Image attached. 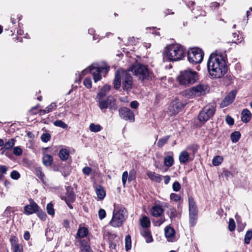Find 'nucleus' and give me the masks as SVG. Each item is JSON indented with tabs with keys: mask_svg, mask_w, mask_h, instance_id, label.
Instances as JSON below:
<instances>
[{
	"mask_svg": "<svg viewBox=\"0 0 252 252\" xmlns=\"http://www.w3.org/2000/svg\"><path fill=\"white\" fill-rule=\"evenodd\" d=\"M122 79V75L121 74L120 71L117 70L116 72L115 78L113 82L114 88L115 90H118L120 88Z\"/></svg>",
	"mask_w": 252,
	"mask_h": 252,
	"instance_id": "b1692460",
	"label": "nucleus"
},
{
	"mask_svg": "<svg viewBox=\"0 0 252 252\" xmlns=\"http://www.w3.org/2000/svg\"><path fill=\"white\" fill-rule=\"evenodd\" d=\"M54 125L56 126H59L63 128H66L67 127V125L60 120L54 121Z\"/></svg>",
	"mask_w": 252,
	"mask_h": 252,
	"instance_id": "3c124183",
	"label": "nucleus"
},
{
	"mask_svg": "<svg viewBox=\"0 0 252 252\" xmlns=\"http://www.w3.org/2000/svg\"><path fill=\"white\" fill-rule=\"evenodd\" d=\"M171 199L173 200L175 202H178L181 199V196L179 194H177L175 193H171L170 195Z\"/></svg>",
	"mask_w": 252,
	"mask_h": 252,
	"instance_id": "4d7b16f0",
	"label": "nucleus"
},
{
	"mask_svg": "<svg viewBox=\"0 0 252 252\" xmlns=\"http://www.w3.org/2000/svg\"><path fill=\"white\" fill-rule=\"evenodd\" d=\"M98 217L99 219L101 220L104 219L106 215V211L103 209H100L98 211Z\"/></svg>",
	"mask_w": 252,
	"mask_h": 252,
	"instance_id": "680f3d73",
	"label": "nucleus"
},
{
	"mask_svg": "<svg viewBox=\"0 0 252 252\" xmlns=\"http://www.w3.org/2000/svg\"><path fill=\"white\" fill-rule=\"evenodd\" d=\"M11 249L13 252H23L22 244L18 243V238L15 236H12L10 238Z\"/></svg>",
	"mask_w": 252,
	"mask_h": 252,
	"instance_id": "f3484780",
	"label": "nucleus"
},
{
	"mask_svg": "<svg viewBox=\"0 0 252 252\" xmlns=\"http://www.w3.org/2000/svg\"><path fill=\"white\" fill-rule=\"evenodd\" d=\"M216 112V108L212 105L204 107L198 115L197 118L201 124V126L212 118Z\"/></svg>",
	"mask_w": 252,
	"mask_h": 252,
	"instance_id": "0eeeda50",
	"label": "nucleus"
},
{
	"mask_svg": "<svg viewBox=\"0 0 252 252\" xmlns=\"http://www.w3.org/2000/svg\"><path fill=\"white\" fill-rule=\"evenodd\" d=\"M222 174L227 180H228L229 178H233L234 176V175L232 172L225 168H223L222 169Z\"/></svg>",
	"mask_w": 252,
	"mask_h": 252,
	"instance_id": "09e8293b",
	"label": "nucleus"
},
{
	"mask_svg": "<svg viewBox=\"0 0 252 252\" xmlns=\"http://www.w3.org/2000/svg\"><path fill=\"white\" fill-rule=\"evenodd\" d=\"M102 129V126L99 125H95L94 123H92L90 125V129L92 132H97L100 131Z\"/></svg>",
	"mask_w": 252,
	"mask_h": 252,
	"instance_id": "37998d69",
	"label": "nucleus"
},
{
	"mask_svg": "<svg viewBox=\"0 0 252 252\" xmlns=\"http://www.w3.org/2000/svg\"><path fill=\"white\" fill-rule=\"evenodd\" d=\"M180 85L189 86L195 83L199 79L198 73L191 69L180 71L177 78Z\"/></svg>",
	"mask_w": 252,
	"mask_h": 252,
	"instance_id": "7ed1b4c3",
	"label": "nucleus"
},
{
	"mask_svg": "<svg viewBox=\"0 0 252 252\" xmlns=\"http://www.w3.org/2000/svg\"><path fill=\"white\" fill-rule=\"evenodd\" d=\"M175 230L170 226H166L164 228V233L167 240L169 242L175 241Z\"/></svg>",
	"mask_w": 252,
	"mask_h": 252,
	"instance_id": "6ab92c4d",
	"label": "nucleus"
},
{
	"mask_svg": "<svg viewBox=\"0 0 252 252\" xmlns=\"http://www.w3.org/2000/svg\"><path fill=\"white\" fill-rule=\"evenodd\" d=\"M122 88L124 91L127 92L130 91L132 87V77L130 74L126 72L122 73Z\"/></svg>",
	"mask_w": 252,
	"mask_h": 252,
	"instance_id": "ddd939ff",
	"label": "nucleus"
},
{
	"mask_svg": "<svg viewBox=\"0 0 252 252\" xmlns=\"http://www.w3.org/2000/svg\"><path fill=\"white\" fill-rule=\"evenodd\" d=\"M38 106L39 104H37L36 106L32 107L30 110L31 113L32 115H36L38 113H39V111L38 112L37 111Z\"/></svg>",
	"mask_w": 252,
	"mask_h": 252,
	"instance_id": "338daca9",
	"label": "nucleus"
},
{
	"mask_svg": "<svg viewBox=\"0 0 252 252\" xmlns=\"http://www.w3.org/2000/svg\"><path fill=\"white\" fill-rule=\"evenodd\" d=\"M225 122L229 126H232L234 124V120L233 118L229 115H227L226 116Z\"/></svg>",
	"mask_w": 252,
	"mask_h": 252,
	"instance_id": "0e129e2a",
	"label": "nucleus"
},
{
	"mask_svg": "<svg viewBox=\"0 0 252 252\" xmlns=\"http://www.w3.org/2000/svg\"><path fill=\"white\" fill-rule=\"evenodd\" d=\"M58 170L60 171L62 173V174L65 177L68 176L71 172L70 167L65 164L64 165H60Z\"/></svg>",
	"mask_w": 252,
	"mask_h": 252,
	"instance_id": "c85d7f7f",
	"label": "nucleus"
},
{
	"mask_svg": "<svg viewBox=\"0 0 252 252\" xmlns=\"http://www.w3.org/2000/svg\"><path fill=\"white\" fill-rule=\"evenodd\" d=\"M223 160V157L220 156H215L212 161L213 164L214 166H218L222 162Z\"/></svg>",
	"mask_w": 252,
	"mask_h": 252,
	"instance_id": "a19ab883",
	"label": "nucleus"
},
{
	"mask_svg": "<svg viewBox=\"0 0 252 252\" xmlns=\"http://www.w3.org/2000/svg\"><path fill=\"white\" fill-rule=\"evenodd\" d=\"M128 175L127 171H126L124 172V173H123L122 178V182H123L124 187L125 186L126 181H127V180H128Z\"/></svg>",
	"mask_w": 252,
	"mask_h": 252,
	"instance_id": "e2e57ef3",
	"label": "nucleus"
},
{
	"mask_svg": "<svg viewBox=\"0 0 252 252\" xmlns=\"http://www.w3.org/2000/svg\"><path fill=\"white\" fill-rule=\"evenodd\" d=\"M136 178V171L134 169L130 170L128 178V181L131 182Z\"/></svg>",
	"mask_w": 252,
	"mask_h": 252,
	"instance_id": "49530a36",
	"label": "nucleus"
},
{
	"mask_svg": "<svg viewBox=\"0 0 252 252\" xmlns=\"http://www.w3.org/2000/svg\"><path fill=\"white\" fill-rule=\"evenodd\" d=\"M236 227L235 222L233 219H230L228 224V229L230 231H233Z\"/></svg>",
	"mask_w": 252,
	"mask_h": 252,
	"instance_id": "6e6d98bb",
	"label": "nucleus"
},
{
	"mask_svg": "<svg viewBox=\"0 0 252 252\" xmlns=\"http://www.w3.org/2000/svg\"><path fill=\"white\" fill-rule=\"evenodd\" d=\"M51 135L49 133H43L41 136V140L42 142L46 143L50 141L51 139Z\"/></svg>",
	"mask_w": 252,
	"mask_h": 252,
	"instance_id": "603ef678",
	"label": "nucleus"
},
{
	"mask_svg": "<svg viewBox=\"0 0 252 252\" xmlns=\"http://www.w3.org/2000/svg\"><path fill=\"white\" fill-rule=\"evenodd\" d=\"M47 212L48 214L51 216L55 215V211L53 208V204L52 203L47 204L46 206Z\"/></svg>",
	"mask_w": 252,
	"mask_h": 252,
	"instance_id": "8fccbe9b",
	"label": "nucleus"
},
{
	"mask_svg": "<svg viewBox=\"0 0 252 252\" xmlns=\"http://www.w3.org/2000/svg\"><path fill=\"white\" fill-rule=\"evenodd\" d=\"M198 214H189V223L190 227H193L196 224Z\"/></svg>",
	"mask_w": 252,
	"mask_h": 252,
	"instance_id": "f704fd0d",
	"label": "nucleus"
},
{
	"mask_svg": "<svg viewBox=\"0 0 252 252\" xmlns=\"http://www.w3.org/2000/svg\"><path fill=\"white\" fill-rule=\"evenodd\" d=\"M84 85L88 89H91L92 86V80L90 78H86L83 81Z\"/></svg>",
	"mask_w": 252,
	"mask_h": 252,
	"instance_id": "864d4df0",
	"label": "nucleus"
},
{
	"mask_svg": "<svg viewBox=\"0 0 252 252\" xmlns=\"http://www.w3.org/2000/svg\"><path fill=\"white\" fill-rule=\"evenodd\" d=\"M241 136V133L238 131H235L232 132L230 135L231 141L233 143H236L240 139Z\"/></svg>",
	"mask_w": 252,
	"mask_h": 252,
	"instance_id": "e433bc0d",
	"label": "nucleus"
},
{
	"mask_svg": "<svg viewBox=\"0 0 252 252\" xmlns=\"http://www.w3.org/2000/svg\"><path fill=\"white\" fill-rule=\"evenodd\" d=\"M35 213H36V215L41 220L45 221L46 220L47 216L46 213L43 211L40 207L39 209H38V211H37Z\"/></svg>",
	"mask_w": 252,
	"mask_h": 252,
	"instance_id": "ea45409f",
	"label": "nucleus"
},
{
	"mask_svg": "<svg viewBox=\"0 0 252 252\" xmlns=\"http://www.w3.org/2000/svg\"><path fill=\"white\" fill-rule=\"evenodd\" d=\"M88 234L89 230L88 228L84 226H82L81 225H80L77 232L76 238H80V239H82L83 238L87 237Z\"/></svg>",
	"mask_w": 252,
	"mask_h": 252,
	"instance_id": "4be33fe9",
	"label": "nucleus"
},
{
	"mask_svg": "<svg viewBox=\"0 0 252 252\" xmlns=\"http://www.w3.org/2000/svg\"><path fill=\"white\" fill-rule=\"evenodd\" d=\"M168 214L172 221L174 219L177 217V212L176 209L174 207L170 208L169 213H168Z\"/></svg>",
	"mask_w": 252,
	"mask_h": 252,
	"instance_id": "a18cd8bd",
	"label": "nucleus"
},
{
	"mask_svg": "<svg viewBox=\"0 0 252 252\" xmlns=\"http://www.w3.org/2000/svg\"><path fill=\"white\" fill-rule=\"evenodd\" d=\"M106 93H107L104 92L103 90L100 89V91L98 92V93L97 94V95L96 97V100H99V99H102V98H106Z\"/></svg>",
	"mask_w": 252,
	"mask_h": 252,
	"instance_id": "5fc2aeb1",
	"label": "nucleus"
},
{
	"mask_svg": "<svg viewBox=\"0 0 252 252\" xmlns=\"http://www.w3.org/2000/svg\"><path fill=\"white\" fill-rule=\"evenodd\" d=\"M131 248V239L130 235H127L125 237V249L126 251L130 250Z\"/></svg>",
	"mask_w": 252,
	"mask_h": 252,
	"instance_id": "58836bf2",
	"label": "nucleus"
},
{
	"mask_svg": "<svg viewBox=\"0 0 252 252\" xmlns=\"http://www.w3.org/2000/svg\"><path fill=\"white\" fill-rule=\"evenodd\" d=\"M10 177L14 180H18L20 177V173L16 170H13L10 173Z\"/></svg>",
	"mask_w": 252,
	"mask_h": 252,
	"instance_id": "13d9d810",
	"label": "nucleus"
},
{
	"mask_svg": "<svg viewBox=\"0 0 252 252\" xmlns=\"http://www.w3.org/2000/svg\"><path fill=\"white\" fill-rule=\"evenodd\" d=\"M34 173L41 182L43 183L44 182L45 175L42 172V168L41 167H37L35 168Z\"/></svg>",
	"mask_w": 252,
	"mask_h": 252,
	"instance_id": "c9c22d12",
	"label": "nucleus"
},
{
	"mask_svg": "<svg viewBox=\"0 0 252 252\" xmlns=\"http://www.w3.org/2000/svg\"><path fill=\"white\" fill-rule=\"evenodd\" d=\"M252 118V113L248 109H244L241 115V121L245 123L249 122Z\"/></svg>",
	"mask_w": 252,
	"mask_h": 252,
	"instance_id": "a878e982",
	"label": "nucleus"
},
{
	"mask_svg": "<svg viewBox=\"0 0 252 252\" xmlns=\"http://www.w3.org/2000/svg\"><path fill=\"white\" fill-rule=\"evenodd\" d=\"M43 163L46 166H49L52 165L53 161V158L52 156L48 154L44 155L43 158Z\"/></svg>",
	"mask_w": 252,
	"mask_h": 252,
	"instance_id": "473e14b6",
	"label": "nucleus"
},
{
	"mask_svg": "<svg viewBox=\"0 0 252 252\" xmlns=\"http://www.w3.org/2000/svg\"><path fill=\"white\" fill-rule=\"evenodd\" d=\"M189 214H198V210L196 202L191 196L188 197Z\"/></svg>",
	"mask_w": 252,
	"mask_h": 252,
	"instance_id": "412c9836",
	"label": "nucleus"
},
{
	"mask_svg": "<svg viewBox=\"0 0 252 252\" xmlns=\"http://www.w3.org/2000/svg\"><path fill=\"white\" fill-rule=\"evenodd\" d=\"M210 91V87L206 84L200 83L192 87L189 90L188 94L190 96L204 95Z\"/></svg>",
	"mask_w": 252,
	"mask_h": 252,
	"instance_id": "9d476101",
	"label": "nucleus"
},
{
	"mask_svg": "<svg viewBox=\"0 0 252 252\" xmlns=\"http://www.w3.org/2000/svg\"><path fill=\"white\" fill-rule=\"evenodd\" d=\"M139 105V103L136 100L132 101L130 103V106L132 108L137 109Z\"/></svg>",
	"mask_w": 252,
	"mask_h": 252,
	"instance_id": "774afa93",
	"label": "nucleus"
},
{
	"mask_svg": "<svg viewBox=\"0 0 252 252\" xmlns=\"http://www.w3.org/2000/svg\"><path fill=\"white\" fill-rule=\"evenodd\" d=\"M146 175L151 180L158 183H160L162 180V176L156 174L155 172L149 171L147 172Z\"/></svg>",
	"mask_w": 252,
	"mask_h": 252,
	"instance_id": "393cba45",
	"label": "nucleus"
},
{
	"mask_svg": "<svg viewBox=\"0 0 252 252\" xmlns=\"http://www.w3.org/2000/svg\"><path fill=\"white\" fill-rule=\"evenodd\" d=\"M15 141L16 140L14 139L11 138L7 142L4 143L3 146L6 149H11L15 145Z\"/></svg>",
	"mask_w": 252,
	"mask_h": 252,
	"instance_id": "c03bdc74",
	"label": "nucleus"
},
{
	"mask_svg": "<svg viewBox=\"0 0 252 252\" xmlns=\"http://www.w3.org/2000/svg\"><path fill=\"white\" fill-rule=\"evenodd\" d=\"M59 156L61 160L66 161L69 156V152L66 149H62L59 152Z\"/></svg>",
	"mask_w": 252,
	"mask_h": 252,
	"instance_id": "2f4dec72",
	"label": "nucleus"
},
{
	"mask_svg": "<svg viewBox=\"0 0 252 252\" xmlns=\"http://www.w3.org/2000/svg\"><path fill=\"white\" fill-rule=\"evenodd\" d=\"M123 212L124 211L121 209L116 212L114 210L109 224L114 227L121 226L126 220Z\"/></svg>",
	"mask_w": 252,
	"mask_h": 252,
	"instance_id": "9b49d317",
	"label": "nucleus"
},
{
	"mask_svg": "<svg viewBox=\"0 0 252 252\" xmlns=\"http://www.w3.org/2000/svg\"><path fill=\"white\" fill-rule=\"evenodd\" d=\"M140 224L144 229H148L151 226L149 218L146 216H143L140 220Z\"/></svg>",
	"mask_w": 252,
	"mask_h": 252,
	"instance_id": "c756f323",
	"label": "nucleus"
},
{
	"mask_svg": "<svg viewBox=\"0 0 252 252\" xmlns=\"http://www.w3.org/2000/svg\"><path fill=\"white\" fill-rule=\"evenodd\" d=\"M189 155L186 151H182L179 157V161L181 163H185L189 161Z\"/></svg>",
	"mask_w": 252,
	"mask_h": 252,
	"instance_id": "7c9ffc66",
	"label": "nucleus"
},
{
	"mask_svg": "<svg viewBox=\"0 0 252 252\" xmlns=\"http://www.w3.org/2000/svg\"><path fill=\"white\" fill-rule=\"evenodd\" d=\"M207 69L214 78H220L227 72L228 66L225 57L217 51L210 54L207 62Z\"/></svg>",
	"mask_w": 252,
	"mask_h": 252,
	"instance_id": "f257e3e1",
	"label": "nucleus"
},
{
	"mask_svg": "<svg viewBox=\"0 0 252 252\" xmlns=\"http://www.w3.org/2000/svg\"><path fill=\"white\" fill-rule=\"evenodd\" d=\"M57 105L56 102H52L48 106H47L45 109L39 110V113L40 115H44L46 113H50L57 108Z\"/></svg>",
	"mask_w": 252,
	"mask_h": 252,
	"instance_id": "cd10ccee",
	"label": "nucleus"
},
{
	"mask_svg": "<svg viewBox=\"0 0 252 252\" xmlns=\"http://www.w3.org/2000/svg\"><path fill=\"white\" fill-rule=\"evenodd\" d=\"M118 112L119 115L122 119L130 122L135 121L134 114L129 108L125 106L121 107L119 108Z\"/></svg>",
	"mask_w": 252,
	"mask_h": 252,
	"instance_id": "f8f14e48",
	"label": "nucleus"
},
{
	"mask_svg": "<svg viewBox=\"0 0 252 252\" xmlns=\"http://www.w3.org/2000/svg\"><path fill=\"white\" fill-rule=\"evenodd\" d=\"M185 106V104L180 101H174L170 106V110L172 111V114L176 115Z\"/></svg>",
	"mask_w": 252,
	"mask_h": 252,
	"instance_id": "aec40b11",
	"label": "nucleus"
},
{
	"mask_svg": "<svg viewBox=\"0 0 252 252\" xmlns=\"http://www.w3.org/2000/svg\"><path fill=\"white\" fill-rule=\"evenodd\" d=\"M204 53L203 50L199 47H189L187 52V59L192 64L201 63L203 59Z\"/></svg>",
	"mask_w": 252,
	"mask_h": 252,
	"instance_id": "20e7f679",
	"label": "nucleus"
},
{
	"mask_svg": "<svg viewBox=\"0 0 252 252\" xmlns=\"http://www.w3.org/2000/svg\"><path fill=\"white\" fill-rule=\"evenodd\" d=\"M92 172V169L88 166H85L82 169V172L86 176H89Z\"/></svg>",
	"mask_w": 252,
	"mask_h": 252,
	"instance_id": "052dcab7",
	"label": "nucleus"
},
{
	"mask_svg": "<svg viewBox=\"0 0 252 252\" xmlns=\"http://www.w3.org/2000/svg\"><path fill=\"white\" fill-rule=\"evenodd\" d=\"M65 189L66 191L65 196L62 197V199L67 200L68 202H74L76 199V195L73 191V188L71 186H67Z\"/></svg>",
	"mask_w": 252,
	"mask_h": 252,
	"instance_id": "a211bd4d",
	"label": "nucleus"
},
{
	"mask_svg": "<svg viewBox=\"0 0 252 252\" xmlns=\"http://www.w3.org/2000/svg\"><path fill=\"white\" fill-rule=\"evenodd\" d=\"M95 191L99 200H103L106 196V191L104 188L100 185L96 186Z\"/></svg>",
	"mask_w": 252,
	"mask_h": 252,
	"instance_id": "5701e85b",
	"label": "nucleus"
},
{
	"mask_svg": "<svg viewBox=\"0 0 252 252\" xmlns=\"http://www.w3.org/2000/svg\"><path fill=\"white\" fill-rule=\"evenodd\" d=\"M8 167L4 165L0 164V180H3L4 178L3 174L6 173Z\"/></svg>",
	"mask_w": 252,
	"mask_h": 252,
	"instance_id": "de8ad7c7",
	"label": "nucleus"
},
{
	"mask_svg": "<svg viewBox=\"0 0 252 252\" xmlns=\"http://www.w3.org/2000/svg\"><path fill=\"white\" fill-rule=\"evenodd\" d=\"M29 202L30 204L27 205L24 207V213L27 215L35 213L39 209V206L32 199H30Z\"/></svg>",
	"mask_w": 252,
	"mask_h": 252,
	"instance_id": "2eb2a0df",
	"label": "nucleus"
},
{
	"mask_svg": "<svg viewBox=\"0 0 252 252\" xmlns=\"http://www.w3.org/2000/svg\"><path fill=\"white\" fill-rule=\"evenodd\" d=\"M141 235L145 239L147 243H151L153 241L152 235L150 230L148 229H144L141 232Z\"/></svg>",
	"mask_w": 252,
	"mask_h": 252,
	"instance_id": "bb28decb",
	"label": "nucleus"
},
{
	"mask_svg": "<svg viewBox=\"0 0 252 252\" xmlns=\"http://www.w3.org/2000/svg\"><path fill=\"white\" fill-rule=\"evenodd\" d=\"M172 189L175 191H179L181 189V185L180 183L177 181L175 182L172 185Z\"/></svg>",
	"mask_w": 252,
	"mask_h": 252,
	"instance_id": "69168bd1",
	"label": "nucleus"
},
{
	"mask_svg": "<svg viewBox=\"0 0 252 252\" xmlns=\"http://www.w3.org/2000/svg\"><path fill=\"white\" fill-rule=\"evenodd\" d=\"M23 153V151L22 149L19 147H15L13 149V154L17 156H19L22 155Z\"/></svg>",
	"mask_w": 252,
	"mask_h": 252,
	"instance_id": "bf43d9fd",
	"label": "nucleus"
},
{
	"mask_svg": "<svg viewBox=\"0 0 252 252\" xmlns=\"http://www.w3.org/2000/svg\"><path fill=\"white\" fill-rule=\"evenodd\" d=\"M128 70L132 72L134 75L139 77L142 80L149 79V72L147 65L136 62L131 65Z\"/></svg>",
	"mask_w": 252,
	"mask_h": 252,
	"instance_id": "423d86ee",
	"label": "nucleus"
},
{
	"mask_svg": "<svg viewBox=\"0 0 252 252\" xmlns=\"http://www.w3.org/2000/svg\"><path fill=\"white\" fill-rule=\"evenodd\" d=\"M186 51V49L180 44H170L164 49L163 57L169 62L177 61L185 57Z\"/></svg>",
	"mask_w": 252,
	"mask_h": 252,
	"instance_id": "f03ea898",
	"label": "nucleus"
},
{
	"mask_svg": "<svg viewBox=\"0 0 252 252\" xmlns=\"http://www.w3.org/2000/svg\"><path fill=\"white\" fill-rule=\"evenodd\" d=\"M170 137V135L165 136L161 138H160L157 143V146L158 148L162 147L167 142Z\"/></svg>",
	"mask_w": 252,
	"mask_h": 252,
	"instance_id": "4c0bfd02",
	"label": "nucleus"
},
{
	"mask_svg": "<svg viewBox=\"0 0 252 252\" xmlns=\"http://www.w3.org/2000/svg\"><path fill=\"white\" fill-rule=\"evenodd\" d=\"M164 210L159 204H156L152 206L150 209L151 215L158 219H152V221L154 226H160L166 221L164 215Z\"/></svg>",
	"mask_w": 252,
	"mask_h": 252,
	"instance_id": "39448f33",
	"label": "nucleus"
},
{
	"mask_svg": "<svg viewBox=\"0 0 252 252\" xmlns=\"http://www.w3.org/2000/svg\"><path fill=\"white\" fill-rule=\"evenodd\" d=\"M252 238V229L247 231L244 238V242L246 244H249Z\"/></svg>",
	"mask_w": 252,
	"mask_h": 252,
	"instance_id": "79ce46f5",
	"label": "nucleus"
},
{
	"mask_svg": "<svg viewBox=\"0 0 252 252\" xmlns=\"http://www.w3.org/2000/svg\"><path fill=\"white\" fill-rule=\"evenodd\" d=\"M98 106L101 110L109 108L111 111H115L118 109L116 99L112 95L96 100Z\"/></svg>",
	"mask_w": 252,
	"mask_h": 252,
	"instance_id": "6e6552de",
	"label": "nucleus"
},
{
	"mask_svg": "<svg viewBox=\"0 0 252 252\" xmlns=\"http://www.w3.org/2000/svg\"><path fill=\"white\" fill-rule=\"evenodd\" d=\"M110 67L107 65L100 66H94L92 65L89 67V71L93 76L94 82H97L101 80L102 78L101 73H104L106 75Z\"/></svg>",
	"mask_w": 252,
	"mask_h": 252,
	"instance_id": "1a4fd4ad",
	"label": "nucleus"
},
{
	"mask_svg": "<svg viewBox=\"0 0 252 252\" xmlns=\"http://www.w3.org/2000/svg\"><path fill=\"white\" fill-rule=\"evenodd\" d=\"M174 162L173 156H167L164 158V165L168 168L171 167Z\"/></svg>",
	"mask_w": 252,
	"mask_h": 252,
	"instance_id": "72a5a7b5",
	"label": "nucleus"
},
{
	"mask_svg": "<svg viewBox=\"0 0 252 252\" xmlns=\"http://www.w3.org/2000/svg\"><path fill=\"white\" fill-rule=\"evenodd\" d=\"M237 91L236 90H233L230 91L223 98L222 101L220 103V107L222 108L226 107L229 104L232 103L234 101L237 94Z\"/></svg>",
	"mask_w": 252,
	"mask_h": 252,
	"instance_id": "4468645a",
	"label": "nucleus"
},
{
	"mask_svg": "<svg viewBox=\"0 0 252 252\" xmlns=\"http://www.w3.org/2000/svg\"><path fill=\"white\" fill-rule=\"evenodd\" d=\"M90 239H80L78 241L80 252H94L90 246Z\"/></svg>",
	"mask_w": 252,
	"mask_h": 252,
	"instance_id": "dca6fc26",
	"label": "nucleus"
}]
</instances>
